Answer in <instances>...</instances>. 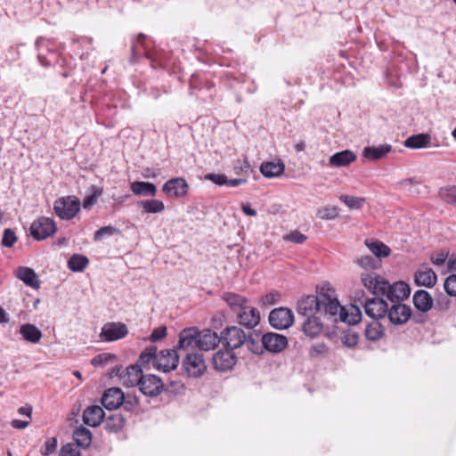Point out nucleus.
I'll return each instance as SVG.
<instances>
[{
  "label": "nucleus",
  "mask_w": 456,
  "mask_h": 456,
  "mask_svg": "<svg viewBox=\"0 0 456 456\" xmlns=\"http://www.w3.org/2000/svg\"><path fill=\"white\" fill-rule=\"evenodd\" d=\"M124 403V393L118 387L107 389L102 397V403L107 410H115Z\"/></svg>",
  "instance_id": "17"
},
{
  "label": "nucleus",
  "mask_w": 456,
  "mask_h": 456,
  "mask_svg": "<svg viewBox=\"0 0 456 456\" xmlns=\"http://www.w3.org/2000/svg\"><path fill=\"white\" fill-rule=\"evenodd\" d=\"M80 200L76 196H66L54 201L55 214L62 220H70L79 212Z\"/></svg>",
  "instance_id": "2"
},
{
  "label": "nucleus",
  "mask_w": 456,
  "mask_h": 456,
  "mask_svg": "<svg viewBox=\"0 0 456 456\" xmlns=\"http://www.w3.org/2000/svg\"><path fill=\"white\" fill-rule=\"evenodd\" d=\"M440 195L445 202L456 205V186L442 190Z\"/></svg>",
  "instance_id": "46"
},
{
  "label": "nucleus",
  "mask_w": 456,
  "mask_h": 456,
  "mask_svg": "<svg viewBox=\"0 0 456 456\" xmlns=\"http://www.w3.org/2000/svg\"><path fill=\"white\" fill-rule=\"evenodd\" d=\"M157 356V347L151 346L146 347L140 354L139 362L142 365H146L151 361L155 363V357Z\"/></svg>",
  "instance_id": "44"
},
{
  "label": "nucleus",
  "mask_w": 456,
  "mask_h": 456,
  "mask_svg": "<svg viewBox=\"0 0 456 456\" xmlns=\"http://www.w3.org/2000/svg\"><path fill=\"white\" fill-rule=\"evenodd\" d=\"M387 303L380 297L368 298L363 303L365 314L375 321L387 316Z\"/></svg>",
  "instance_id": "11"
},
{
  "label": "nucleus",
  "mask_w": 456,
  "mask_h": 456,
  "mask_svg": "<svg viewBox=\"0 0 456 456\" xmlns=\"http://www.w3.org/2000/svg\"><path fill=\"white\" fill-rule=\"evenodd\" d=\"M285 170V165L282 161L264 162L260 166V172L265 177L273 178L280 176Z\"/></svg>",
  "instance_id": "30"
},
{
  "label": "nucleus",
  "mask_w": 456,
  "mask_h": 456,
  "mask_svg": "<svg viewBox=\"0 0 456 456\" xmlns=\"http://www.w3.org/2000/svg\"><path fill=\"white\" fill-rule=\"evenodd\" d=\"M91 194L87 195L83 201V207L84 208H90L92 206L95 204L97 201V199L102 195V189L100 187H97L95 185H92L91 188Z\"/></svg>",
  "instance_id": "43"
},
{
  "label": "nucleus",
  "mask_w": 456,
  "mask_h": 456,
  "mask_svg": "<svg viewBox=\"0 0 456 456\" xmlns=\"http://www.w3.org/2000/svg\"><path fill=\"white\" fill-rule=\"evenodd\" d=\"M18 237L15 232L11 228L4 230L3 238L1 240V245L4 248H12L17 242Z\"/></svg>",
  "instance_id": "45"
},
{
  "label": "nucleus",
  "mask_w": 456,
  "mask_h": 456,
  "mask_svg": "<svg viewBox=\"0 0 456 456\" xmlns=\"http://www.w3.org/2000/svg\"><path fill=\"white\" fill-rule=\"evenodd\" d=\"M163 381L156 375H144L139 384L140 391L146 396L154 397L163 390Z\"/></svg>",
  "instance_id": "13"
},
{
  "label": "nucleus",
  "mask_w": 456,
  "mask_h": 456,
  "mask_svg": "<svg viewBox=\"0 0 456 456\" xmlns=\"http://www.w3.org/2000/svg\"><path fill=\"white\" fill-rule=\"evenodd\" d=\"M125 418L118 413L111 414L106 422V428L111 432H118L125 426Z\"/></svg>",
  "instance_id": "40"
},
{
  "label": "nucleus",
  "mask_w": 456,
  "mask_h": 456,
  "mask_svg": "<svg viewBox=\"0 0 456 456\" xmlns=\"http://www.w3.org/2000/svg\"><path fill=\"white\" fill-rule=\"evenodd\" d=\"M451 301L444 294H440L434 301V307L438 311H447L450 307Z\"/></svg>",
  "instance_id": "48"
},
{
  "label": "nucleus",
  "mask_w": 456,
  "mask_h": 456,
  "mask_svg": "<svg viewBox=\"0 0 456 456\" xmlns=\"http://www.w3.org/2000/svg\"><path fill=\"white\" fill-rule=\"evenodd\" d=\"M198 348L203 351L214 350L221 343L220 336L210 329L199 330Z\"/></svg>",
  "instance_id": "16"
},
{
  "label": "nucleus",
  "mask_w": 456,
  "mask_h": 456,
  "mask_svg": "<svg viewBox=\"0 0 456 456\" xmlns=\"http://www.w3.org/2000/svg\"><path fill=\"white\" fill-rule=\"evenodd\" d=\"M387 315L389 322L394 325L405 324L411 316V309L409 305L400 302L394 303L387 306Z\"/></svg>",
  "instance_id": "10"
},
{
  "label": "nucleus",
  "mask_w": 456,
  "mask_h": 456,
  "mask_svg": "<svg viewBox=\"0 0 456 456\" xmlns=\"http://www.w3.org/2000/svg\"><path fill=\"white\" fill-rule=\"evenodd\" d=\"M237 357L233 351L226 349L219 350L212 358L214 368L218 371H227L236 364Z\"/></svg>",
  "instance_id": "12"
},
{
  "label": "nucleus",
  "mask_w": 456,
  "mask_h": 456,
  "mask_svg": "<svg viewBox=\"0 0 456 456\" xmlns=\"http://www.w3.org/2000/svg\"><path fill=\"white\" fill-rule=\"evenodd\" d=\"M142 370L139 365H130L125 370H123L119 379L121 383L126 387H134L140 384L142 374Z\"/></svg>",
  "instance_id": "21"
},
{
  "label": "nucleus",
  "mask_w": 456,
  "mask_h": 456,
  "mask_svg": "<svg viewBox=\"0 0 456 456\" xmlns=\"http://www.w3.org/2000/svg\"><path fill=\"white\" fill-rule=\"evenodd\" d=\"M414 281L418 286L432 288L436 284L437 276L431 268H426L415 273Z\"/></svg>",
  "instance_id": "25"
},
{
  "label": "nucleus",
  "mask_w": 456,
  "mask_h": 456,
  "mask_svg": "<svg viewBox=\"0 0 456 456\" xmlns=\"http://www.w3.org/2000/svg\"><path fill=\"white\" fill-rule=\"evenodd\" d=\"M284 240L291 241L297 244L304 243L307 237L298 231H293L283 237Z\"/></svg>",
  "instance_id": "51"
},
{
  "label": "nucleus",
  "mask_w": 456,
  "mask_h": 456,
  "mask_svg": "<svg viewBox=\"0 0 456 456\" xmlns=\"http://www.w3.org/2000/svg\"><path fill=\"white\" fill-rule=\"evenodd\" d=\"M205 179L217 185H224L227 183V176L224 174H208L205 175Z\"/></svg>",
  "instance_id": "56"
},
{
  "label": "nucleus",
  "mask_w": 456,
  "mask_h": 456,
  "mask_svg": "<svg viewBox=\"0 0 456 456\" xmlns=\"http://www.w3.org/2000/svg\"><path fill=\"white\" fill-rule=\"evenodd\" d=\"M339 200L351 209H359L363 206L365 202V199L362 197H355L349 195H341L339 197Z\"/></svg>",
  "instance_id": "42"
},
{
  "label": "nucleus",
  "mask_w": 456,
  "mask_h": 456,
  "mask_svg": "<svg viewBox=\"0 0 456 456\" xmlns=\"http://www.w3.org/2000/svg\"><path fill=\"white\" fill-rule=\"evenodd\" d=\"M365 245L378 258L387 257L391 253L389 247L379 240H367Z\"/></svg>",
  "instance_id": "34"
},
{
  "label": "nucleus",
  "mask_w": 456,
  "mask_h": 456,
  "mask_svg": "<svg viewBox=\"0 0 456 456\" xmlns=\"http://www.w3.org/2000/svg\"><path fill=\"white\" fill-rule=\"evenodd\" d=\"M261 343L265 350L272 353H280L286 348L288 338L278 333L268 332L262 336Z\"/></svg>",
  "instance_id": "14"
},
{
  "label": "nucleus",
  "mask_w": 456,
  "mask_h": 456,
  "mask_svg": "<svg viewBox=\"0 0 456 456\" xmlns=\"http://www.w3.org/2000/svg\"><path fill=\"white\" fill-rule=\"evenodd\" d=\"M199 330L194 327L183 329L179 334L176 348L185 350L198 347Z\"/></svg>",
  "instance_id": "19"
},
{
  "label": "nucleus",
  "mask_w": 456,
  "mask_h": 456,
  "mask_svg": "<svg viewBox=\"0 0 456 456\" xmlns=\"http://www.w3.org/2000/svg\"><path fill=\"white\" fill-rule=\"evenodd\" d=\"M356 154L350 150L337 152L330 157L329 163L331 167H347L356 160Z\"/></svg>",
  "instance_id": "24"
},
{
  "label": "nucleus",
  "mask_w": 456,
  "mask_h": 456,
  "mask_svg": "<svg viewBox=\"0 0 456 456\" xmlns=\"http://www.w3.org/2000/svg\"><path fill=\"white\" fill-rule=\"evenodd\" d=\"M179 356L175 349L161 350L155 357V368L163 372H169L176 369Z\"/></svg>",
  "instance_id": "9"
},
{
  "label": "nucleus",
  "mask_w": 456,
  "mask_h": 456,
  "mask_svg": "<svg viewBox=\"0 0 456 456\" xmlns=\"http://www.w3.org/2000/svg\"><path fill=\"white\" fill-rule=\"evenodd\" d=\"M20 334L25 341L32 344L38 343L43 337L42 331L36 325L31 323L20 325Z\"/></svg>",
  "instance_id": "27"
},
{
  "label": "nucleus",
  "mask_w": 456,
  "mask_h": 456,
  "mask_svg": "<svg viewBox=\"0 0 456 456\" xmlns=\"http://www.w3.org/2000/svg\"><path fill=\"white\" fill-rule=\"evenodd\" d=\"M237 318L240 325L252 329L260 322V313L256 308L245 306L237 314Z\"/></svg>",
  "instance_id": "20"
},
{
  "label": "nucleus",
  "mask_w": 456,
  "mask_h": 456,
  "mask_svg": "<svg viewBox=\"0 0 456 456\" xmlns=\"http://www.w3.org/2000/svg\"><path fill=\"white\" fill-rule=\"evenodd\" d=\"M392 150L390 144H380L379 146H367L362 151V156L372 161L379 160L384 158Z\"/></svg>",
  "instance_id": "26"
},
{
  "label": "nucleus",
  "mask_w": 456,
  "mask_h": 456,
  "mask_svg": "<svg viewBox=\"0 0 456 456\" xmlns=\"http://www.w3.org/2000/svg\"><path fill=\"white\" fill-rule=\"evenodd\" d=\"M299 315L309 317L317 313L335 317L338 314L341 322L355 324L361 320V312L358 307L352 306L348 314L346 308L341 306L336 291L329 284H323L317 288V295L302 297L297 302V307Z\"/></svg>",
  "instance_id": "1"
},
{
  "label": "nucleus",
  "mask_w": 456,
  "mask_h": 456,
  "mask_svg": "<svg viewBox=\"0 0 456 456\" xmlns=\"http://www.w3.org/2000/svg\"><path fill=\"white\" fill-rule=\"evenodd\" d=\"M146 36L143 35V34H139L137 38H136V42H134L133 44V46H132V51L134 53H135L136 51H138V46L139 45H142L144 49H146Z\"/></svg>",
  "instance_id": "62"
},
{
  "label": "nucleus",
  "mask_w": 456,
  "mask_h": 456,
  "mask_svg": "<svg viewBox=\"0 0 456 456\" xmlns=\"http://www.w3.org/2000/svg\"><path fill=\"white\" fill-rule=\"evenodd\" d=\"M222 298L236 314L246 306L248 302L245 297L232 292L224 293Z\"/></svg>",
  "instance_id": "29"
},
{
  "label": "nucleus",
  "mask_w": 456,
  "mask_h": 456,
  "mask_svg": "<svg viewBox=\"0 0 456 456\" xmlns=\"http://www.w3.org/2000/svg\"><path fill=\"white\" fill-rule=\"evenodd\" d=\"M29 424L28 420L13 419L11 423L12 427L16 429H23Z\"/></svg>",
  "instance_id": "64"
},
{
  "label": "nucleus",
  "mask_w": 456,
  "mask_h": 456,
  "mask_svg": "<svg viewBox=\"0 0 456 456\" xmlns=\"http://www.w3.org/2000/svg\"><path fill=\"white\" fill-rule=\"evenodd\" d=\"M138 400L136 397L130 398L127 396L126 398L124 396V403H122L124 405V408L128 411H132L137 405H138Z\"/></svg>",
  "instance_id": "60"
},
{
  "label": "nucleus",
  "mask_w": 456,
  "mask_h": 456,
  "mask_svg": "<svg viewBox=\"0 0 456 456\" xmlns=\"http://www.w3.org/2000/svg\"><path fill=\"white\" fill-rule=\"evenodd\" d=\"M16 276L30 288L38 289L40 286L37 275L32 268L25 266L20 267L17 270Z\"/></svg>",
  "instance_id": "28"
},
{
  "label": "nucleus",
  "mask_w": 456,
  "mask_h": 456,
  "mask_svg": "<svg viewBox=\"0 0 456 456\" xmlns=\"http://www.w3.org/2000/svg\"><path fill=\"white\" fill-rule=\"evenodd\" d=\"M357 264L364 269H375L377 261L371 256H362L357 259Z\"/></svg>",
  "instance_id": "52"
},
{
  "label": "nucleus",
  "mask_w": 456,
  "mask_h": 456,
  "mask_svg": "<svg viewBox=\"0 0 456 456\" xmlns=\"http://www.w3.org/2000/svg\"><path fill=\"white\" fill-rule=\"evenodd\" d=\"M73 438L78 446L86 448L91 444L92 433L88 428L80 427L73 432Z\"/></svg>",
  "instance_id": "35"
},
{
  "label": "nucleus",
  "mask_w": 456,
  "mask_h": 456,
  "mask_svg": "<svg viewBox=\"0 0 456 456\" xmlns=\"http://www.w3.org/2000/svg\"><path fill=\"white\" fill-rule=\"evenodd\" d=\"M277 297H279L278 294L269 293L263 297L262 301L264 305H273L276 303Z\"/></svg>",
  "instance_id": "63"
},
{
  "label": "nucleus",
  "mask_w": 456,
  "mask_h": 456,
  "mask_svg": "<svg viewBox=\"0 0 456 456\" xmlns=\"http://www.w3.org/2000/svg\"><path fill=\"white\" fill-rule=\"evenodd\" d=\"M220 339L226 349L233 351L246 342V334L237 326L226 327L221 332Z\"/></svg>",
  "instance_id": "4"
},
{
  "label": "nucleus",
  "mask_w": 456,
  "mask_h": 456,
  "mask_svg": "<svg viewBox=\"0 0 456 456\" xmlns=\"http://www.w3.org/2000/svg\"><path fill=\"white\" fill-rule=\"evenodd\" d=\"M189 185L185 179L175 177L167 181L162 187V191L169 197L182 198L188 192Z\"/></svg>",
  "instance_id": "15"
},
{
  "label": "nucleus",
  "mask_w": 456,
  "mask_h": 456,
  "mask_svg": "<svg viewBox=\"0 0 456 456\" xmlns=\"http://www.w3.org/2000/svg\"><path fill=\"white\" fill-rule=\"evenodd\" d=\"M364 335L370 341H378L384 335L383 327L378 321H373L366 326Z\"/></svg>",
  "instance_id": "36"
},
{
  "label": "nucleus",
  "mask_w": 456,
  "mask_h": 456,
  "mask_svg": "<svg viewBox=\"0 0 456 456\" xmlns=\"http://www.w3.org/2000/svg\"><path fill=\"white\" fill-rule=\"evenodd\" d=\"M444 288L449 296L456 297V274H451L445 279Z\"/></svg>",
  "instance_id": "47"
},
{
  "label": "nucleus",
  "mask_w": 456,
  "mask_h": 456,
  "mask_svg": "<svg viewBox=\"0 0 456 456\" xmlns=\"http://www.w3.org/2000/svg\"><path fill=\"white\" fill-rule=\"evenodd\" d=\"M316 216L322 220H333L338 216V210L335 206H325L317 209Z\"/></svg>",
  "instance_id": "41"
},
{
  "label": "nucleus",
  "mask_w": 456,
  "mask_h": 456,
  "mask_svg": "<svg viewBox=\"0 0 456 456\" xmlns=\"http://www.w3.org/2000/svg\"><path fill=\"white\" fill-rule=\"evenodd\" d=\"M358 335L354 332L353 333H346L342 336L341 341L343 345L346 347H354L358 343Z\"/></svg>",
  "instance_id": "54"
},
{
  "label": "nucleus",
  "mask_w": 456,
  "mask_h": 456,
  "mask_svg": "<svg viewBox=\"0 0 456 456\" xmlns=\"http://www.w3.org/2000/svg\"><path fill=\"white\" fill-rule=\"evenodd\" d=\"M128 334L126 325L119 322L105 323L101 330L99 338L104 342H112L125 338Z\"/></svg>",
  "instance_id": "6"
},
{
  "label": "nucleus",
  "mask_w": 456,
  "mask_h": 456,
  "mask_svg": "<svg viewBox=\"0 0 456 456\" xmlns=\"http://www.w3.org/2000/svg\"><path fill=\"white\" fill-rule=\"evenodd\" d=\"M183 369L192 378L202 376L207 370V365L203 356L194 353L188 354L183 361Z\"/></svg>",
  "instance_id": "8"
},
{
  "label": "nucleus",
  "mask_w": 456,
  "mask_h": 456,
  "mask_svg": "<svg viewBox=\"0 0 456 456\" xmlns=\"http://www.w3.org/2000/svg\"><path fill=\"white\" fill-rule=\"evenodd\" d=\"M447 256V253L440 252L435 256H432L430 259L432 264H434L435 265H441L446 261Z\"/></svg>",
  "instance_id": "61"
},
{
  "label": "nucleus",
  "mask_w": 456,
  "mask_h": 456,
  "mask_svg": "<svg viewBox=\"0 0 456 456\" xmlns=\"http://www.w3.org/2000/svg\"><path fill=\"white\" fill-rule=\"evenodd\" d=\"M167 336V328L165 326H160L155 328L150 337L151 342H157Z\"/></svg>",
  "instance_id": "57"
},
{
  "label": "nucleus",
  "mask_w": 456,
  "mask_h": 456,
  "mask_svg": "<svg viewBox=\"0 0 456 456\" xmlns=\"http://www.w3.org/2000/svg\"><path fill=\"white\" fill-rule=\"evenodd\" d=\"M118 230L111 225L103 226L94 232V240H101L105 236H111Z\"/></svg>",
  "instance_id": "49"
},
{
  "label": "nucleus",
  "mask_w": 456,
  "mask_h": 456,
  "mask_svg": "<svg viewBox=\"0 0 456 456\" xmlns=\"http://www.w3.org/2000/svg\"><path fill=\"white\" fill-rule=\"evenodd\" d=\"M130 189L137 196H154L157 192L156 185L149 182L135 181L131 183Z\"/></svg>",
  "instance_id": "32"
},
{
  "label": "nucleus",
  "mask_w": 456,
  "mask_h": 456,
  "mask_svg": "<svg viewBox=\"0 0 456 456\" xmlns=\"http://www.w3.org/2000/svg\"><path fill=\"white\" fill-rule=\"evenodd\" d=\"M420 183H421L420 180H419L415 177H411V178L401 180L400 182H398L397 185L400 190L407 191L408 193L419 194V185Z\"/></svg>",
  "instance_id": "37"
},
{
  "label": "nucleus",
  "mask_w": 456,
  "mask_h": 456,
  "mask_svg": "<svg viewBox=\"0 0 456 456\" xmlns=\"http://www.w3.org/2000/svg\"><path fill=\"white\" fill-rule=\"evenodd\" d=\"M57 231V226L53 219L41 216L33 221L30 225V235L37 240H45L53 235Z\"/></svg>",
  "instance_id": "3"
},
{
  "label": "nucleus",
  "mask_w": 456,
  "mask_h": 456,
  "mask_svg": "<svg viewBox=\"0 0 456 456\" xmlns=\"http://www.w3.org/2000/svg\"><path fill=\"white\" fill-rule=\"evenodd\" d=\"M114 358H115V355L111 354H100L94 356L91 360V363L94 367H98L100 365H102V364L108 362L110 359H114Z\"/></svg>",
  "instance_id": "55"
},
{
  "label": "nucleus",
  "mask_w": 456,
  "mask_h": 456,
  "mask_svg": "<svg viewBox=\"0 0 456 456\" xmlns=\"http://www.w3.org/2000/svg\"><path fill=\"white\" fill-rule=\"evenodd\" d=\"M88 262L86 256L76 254L69 258L68 266L73 272H81L86 267Z\"/></svg>",
  "instance_id": "39"
},
{
  "label": "nucleus",
  "mask_w": 456,
  "mask_h": 456,
  "mask_svg": "<svg viewBox=\"0 0 456 456\" xmlns=\"http://www.w3.org/2000/svg\"><path fill=\"white\" fill-rule=\"evenodd\" d=\"M431 142V136L428 134H418L408 137L404 141V146L410 149H422L428 147Z\"/></svg>",
  "instance_id": "31"
},
{
  "label": "nucleus",
  "mask_w": 456,
  "mask_h": 456,
  "mask_svg": "<svg viewBox=\"0 0 456 456\" xmlns=\"http://www.w3.org/2000/svg\"><path fill=\"white\" fill-rule=\"evenodd\" d=\"M328 351V346L324 343H317L311 347L309 354L311 357L316 358L325 355Z\"/></svg>",
  "instance_id": "50"
},
{
  "label": "nucleus",
  "mask_w": 456,
  "mask_h": 456,
  "mask_svg": "<svg viewBox=\"0 0 456 456\" xmlns=\"http://www.w3.org/2000/svg\"><path fill=\"white\" fill-rule=\"evenodd\" d=\"M104 411L99 405L88 406L83 412V421L90 427H98L104 419Z\"/></svg>",
  "instance_id": "22"
},
{
  "label": "nucleus",
  "mask_w": 456,
  "mask_h": 456,
  "mask_svg": "<svg viewBox=\"0 0 456 456\" xmlns=\"http://www.w3.org/2000/svg\"><path fill=\"white\" fill-rule=\"evenodd\" d=\"M269 322L276 330H286L293 325V312L286 307H279L271 311Z\"/></svg>",
  "instance_id": "7"
},
{
  "label": "nucleus",
  "mask_w": 456,
  "mask_h": 456,
  "mask_svg": "<svg viewBox=\"0 0 456 456\" xmlns=\"http://www.w3.org/2000/svg\"><path fill=\"white\" fill-rule=\"evenodd\" d=\"M415 308L422 313L428 312L434 305V299L430 293L424 289L417 290L412 297Z\"/></svg>",
  "instance_id": "23"
},
{
  "label": "nucleus",
  "mask_w": 456,
  "mask_h": 456,
  "mask_svg": "<svg viewBox=\"0 0 456 456\" xmlns=\"http://www.w3.org/2000/svg\"><path fill=\"white\" fill-rule=\"evenodd\" d=\"M322 322L315 315L306 317L303 325L304 332L311 338H314L319 335L322 332Z\"/></svg>",
  "instance_id": "33"
},
{
  "label": "nucleus",
  "mask_w": 456,
  "mask_h": 456,
  "mask_svg": "<svg viewBox=\"0 0 456 456\" xmlns=\"http://www.w3.org/2000/svg\"><path fill=\"white\" fill-rule=\"evenodd\" d=\"M140 206L145 213L150 214L161 213L165 209V204L159 200H142Z\"/></svg>",
  "instance_id": "38"
},
{
  "label": "nucleus",
  "mask_w": 456,
  "mask_h": 456,
  "mask_svg": "<svg viewBox=\"0 0 456 456\" xmlns=\"http://www.w3.org/2000/svg\"><path fill=\"white\" fill-rule=\"evenodd\" d=\"M57 448V439L55 437H51L47 439L41 449V453L43 455L48 456L52 454Z\"/></svg>",
  "instance_id": "53"
},
{
  "label": "nucleus",
  "mask_w": 456,
  "mask_h": 456,
  "mask_svg": "<svg viewBox=\"0 0 456 456\" xmlns=\"http://www.w3.org/2000/svg\"><path fill=\"white\" fill-rule=\"evenodd\" d=\"M361 281L364 288L377 297H383L388 281L375 273H362Z\"/></svg>",
  "instance_id": "5"
},
{
  "label": "nucleus",
  "mask_w": 456,
  "mask_h": 456,
  "mask_svg": "<svg viewBox=\"0 0 456 456\" xmlns=\"http://www.w3.org/2000/svg\"><path fill=\"white\" fill-rule=\"evenodd\" d=\"M59 456H80V453L71 444H66L61 447Z\"/></svg>",
  "instance_id": "58"
},
{
  "label": "nucleus",
  "mask_w": 456,
  "mask_h": 456,
  "mask_svg": "<svg viewBox=\"0 0 456 456\" xmlns=\"http://www.w3.org/2000/svg\"><path fill=\"white\" fill-rule=\"evenodd\" d=\"M411 294L410 286L404 281H397L394 284L388 282V288L386 289L385 295L391 302L403 300Z\"/></svg>",
  "instance_id": "18"
},
{
  "label": "nucleus",
  "mask_w": 456,
  "mask_h": 456,
  "mask_svg": "<svg viewBox=\"0 0 456 456\" xmlns=\"http://www.w3.org/2000/svg\"><path fill=\"white\" fill-rule=\"evenodd\" d=\"M245 343H247L248 348L254 354H259L263 352V347H264L263 345H259L254 339L246 338Z\"/></svg>",
  "instance_id": "59"
}]
</instances>
